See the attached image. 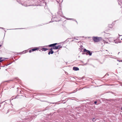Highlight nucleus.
I'll use <instances>...</instances> for the list:
<instances>
[{
    "mask_svg": "<svg viewBox=\"0 0 122 122\" xmlns=\"http://www.w3.org/2000/svg\"><path fill=\"white\" fill-rule=\"evenodd\" d=\"M93 40L95 42H98L102 40V38L97 37H93L92 38Z\"/></svg>",
    "mask_w": 122,
    "mask_h": 122,
    "instance_id": "1",
    "label": "nucleus"
},
{
    "mask_svg": "<svg viewBox=\"0 0 122 122\" xmlns=\"http://www.w3.org/2000/svg\"><path fill=\"white\" fill-rule=\"evenodd\" d=\"M57 43H55L50 45L49 46L50 47H51L53 46V49H57V47L56 46H55V45L57 44Z\"/></svg>",
    "mask_w": 122,
    "mask_h": 122,
    "instance_id": "2",
    "label": "nucleus"
},
{
    "mask_svg": "<svg viewBox=\"0 0 122 122\" xmlns=\"http://www.w3.org/2000/svg\"><path fill=\"white\" fill-rule=\"evenodd\" d=\"M84 51L85 52H86L90 56H91L92 55V52H90V51L87 50L85 49H84Z\"/></svg>",
    "mask_w": 122,
    "mask_h": 122,
    "instance_id": "3",
    "label": "nucleus"
},
{
    "mask_svg": "<svg viewBox=\"0 0 122 122\" xmlns=\"http://www.w3.org/2000/svg\"><path fill=\"white\" fill-rule=\"evenodd\" d=\"M37 49V48H34L32 49H31V50H29V52L30 53L32 51H36Z\"/></svg>",
    "mask_w": 122,
    "mask_h": 122,
    "instance_id": "4",
    "label": "nucleus"
},
{
    "mask_svg": "<svg viewBox=\"0 0 122 122\" xmlns=\"http://www.w3.org/2000/svg\"><path fill=\"white\" fill-rule=\"evenodd\" d=\"M73 69L74 71H78L79 70V68L77 67H73Z\"/></svg>",
    "mask_w": 122,
    "mask_h": 122,
    "instance_id": "5",
    "label": "nucleus"
},
{
    "mask_svg": "<svg viewBox=\"0 0 122 122\" xmlns=\"http://www.w3.org/2000/svg\"><path fill=\"white\" fill-rule=\"evenodd\" d=\"M26 2H25L24 4H23V5L22 4V3H21V4L22 5H24V6H30V5H27L26 4Z\"/></svg>",
    "mask_w": 122,
    "mask_h": 122,
    "instance_id": "6",
    "label": "nucleus"
},
{
    "mask_svg": "<svg viewBox=\"0 0 122 122\" xmlns=\"http://www.w3.org/2000/svg\"><path fill=\"white\" fill-rule=\"evenodd\" d=\"M47 50H48L47 49V48H42L41 49V50H42V51H46Z\"/></svg>",
    "mask_w": 122,
    "mask_h": 122,
    "instance_id": "7",
    "label": "nucleus"
},
{
    "mask_svg": "<svg viewBox=\"0 0 122 122\" xmlns=\"http://www.w3.org/2000/svg\"><path fill=\"white\" fill-rule=\"evenodd\" d=\"M54 52L53 51H49L48 53V54L50 55L51 54H52Z\"/></svg>",
    "mask_w": 122,
    "mask_h": 122,
    "instance_id": "8",
    "label": "nucleus"
},
{
    "mask_svg": "<svg viewBox=\"0 0 122 122\" xmlns=\"http://www.w3.org/2000/svg\"><path fill=\"white\" fill-rule=\"evenodd\" d=\"M56 46H57V49L62 47V46L60 45Z\"/></svg>",
    "mask_w": 122,
    "mask_h": 122,
    "instance_id": "9",
    "label": "nucleus"
},
{
    "mask_svg": "<svg viewBox=\"0 0 122 122\" xmlns=\"http://www.w3.org/2000/svg\"><path fill=\"white\" fill-rule=\"evenodd\" d=\"M78 37H74V39L77 40H79V39H77V38H78Z\"/></svg>",
    "mask_w": 122,
    "mask_h": 122,
    "instance_id": "10",
    "label": "nucleus"
},
{
    "mask_svg": "<svg viewBox=\"0 0 122 122\" xmlns=\"http://www.w3.org/2000/svg\"><path fill=\"white\" fill-rule=\"evenodd\" d=\"M67 20H74V19H67Z\"/></svg>",
    "mask_w": 122,
    "mask_h": 122,
    "instance_id": "11",
    "label": "nucleus"
},
{
    "mask_svg": "<svg viewBox=\"0 0 122 122\" xmlns=\"http://www.w3.org/2000/svg\"><path fill=\"white\" fill-rule=\"evenodd\" d=\"M4 60V59L2 60H0V62H1L2 61H3Z\"/></svg>",
    "mask_w": 122,
    "mask_h": 122,
    "instance_id": "12",
    "label": "nucleus"
},
{
    "mask_svg": "<svg viewBox=\"0 0 122 122\" xmlns=\"http://www.w3.org/2000/svg\"><path fill=\"white\" fill-rule=\"evenodd\" d=\"M97 101H95L94 102V103L95 104H96L97 103Z\"/></svg>",
    "mask_w": 122,
    "mask_h": 122,
    "instance_id": "13",
    "label": "nucleus"
},
{
    "mask_svg": "<svg viewBox=\"0 0 122 122\" xmlns=\"http://www.w3.org/2000/svg\"><path fill=\"white\" fill-rule=\"evenodd\" d=\"M52 49H53V48H51L50 49V50H51V51H52Z\"/></svg>",
    "mask_w": 122,
    "mask_h": 122,
    "instance_id": "14",
    "label": "nucleus"
},
{
    "mask_svg": "<svg viewBox=\"0 0 122 122\" xmlns=\"http://www.w3.org/2000/svg\"><path fill=\"white\" fill-rule=\"evenodd\" d=\"M2 57H0V60H1V59H2Z\"/></svg>",
    "mask_w": 122,
    "mask_h": 122,
    "instance_id": "15",
    "label": "nucleus"
},
{
    "mask_svg": "<svg viewBox=\"0 0 122 122\" xmlns=\"http://www.w3.org/2000/svg\"><path fill=\"white\" fill-rule=\"evenodd\" d=\"M94 118H93V119L92 120V121H93V119H94Z\"/></svg>",
    "mask_w": 122,
    "mask_h": 122,
    "instance_id": "16",
    "label": "nucleus"
},
{
    "mask_svg": "<svg viewBox=\"0 0 122 122\" xmlns=\"http://www.w3.org/2000/svg\"><path fill=\"white\" fill-rule=\"evenodd\" d=\"M3 102H1V103H0V104H2V103Z\"/></svg>",
    "mask_w": 122,
    "mask_h": 122,
    "instance_id": "17",
    "label": "nucleus"
},
{
    "mask_svg": "<svg viewBox=\"0 0 122 122\" xmlns=\"http://www.w3.org/2000/svg\"><path fill=\"white\" fill-rule=\"evenodd\" d=\"M121 109L122 110V107L121 108Z\"/></svg>",
    "mask_w": 122,
    "mask_h": 122,
    "instance_id": "18",
    "label": "nucleus"
},
{
    "mask_svg": "<svg viewBox=\"0 0 122 122\" xmlns=\"http://www.w3.org/2000/svg\"><path fill=\"white\" fill-rule=\"evenodd\" d=\"M2 28V29H4V28Z\"/></svg>",
    "mask_w": 122,
    "mask_h": 122,
    "instance_id": "19",
    "label": "nucleus"
},
{
    "mask_svg": "<svg viewBox=\"0 0 122 122\" xmlns=\"http://www.w3.org/2000/svg\"><path fill=\"white\" fill-rule=\"evenodd\" d=\"M1 46V45H0V47Z\"/></svg>",
    "mask_w": 122,
    "mask_h": 122,
    "instance_id": "20",
    "label": "nucleus"
},
{
    "mask_svg": "<svg viewBox=\"0 0 122 122\" xmlns=\"http://www.w3.org/2000/svg\"><path fill=\"white\" fill-rule=\"evenodd\" d=\"M1 105H0V107H1Z\"/></svg>",
    "mask_w": 122,
    "mask_h": 122,
    "instance_id": "21",
    "label": "nucleus"
},
{
    "mask_svg": "<svg viewBox=\"0 0 122 122\" xmlns=\"http://www.w3.org/2000/svg\"><path fill=\"white\" fill-rule=\"evenodd\" d=\"M6 81V82H7V81Z\"/></svg>",
    "mask_w": 122,
    "mask_h": 122,
    "instance_id": "22",
    "label": "nucleus"
},
{
    "mask_svg": "<svg viewBox=\"0 0 122 122\" xmlns=\"http://www.w3.org/2000/svg\"><path fill=\"white\" fill-rule=\"evenodd\" d=\"M104 42H105V41H104Z\"/></svg>",
    "mask_w": 122,
    "mask_h": 122,
    "instance_id": "23",
    "label": "nucleus"
},
{
    "mask_svg": "<svg viewBox=\"0 0 122 122\" xmlns=\"http://www.w3.org/2000/svg\"><path fill=\"white\" fill-rule=\"evenodd\" d=\"M121 40H122V39H121Z\"/></svg>",
    "mask_w": 122,
    "mask_h": 122,
    "instance_id": "24",
    "label": "nucleus"
}]
</instances>
